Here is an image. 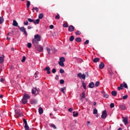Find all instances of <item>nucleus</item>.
Wrapping results in <instances>:
<instances>
[{
	"label": "nucleus",
	"instance_id": "nucleus-1",
	"mask_svg": "<svg viewBox=\"0 0 130 130\" xmlns=\"http://www.w3.org/2000/svg\"><path fill=\"white\" fill-rule=\"evenodd\" d=\"M39 41H41V36L38 34L35 35L34 39H32V43L35 47L39 44Z\"/></svg>",
	"mask_w": 130,
	"mask_h": 130
},
{
	"label": "nucleus",
	"instance_id": "nucleus-2",
	"mask_svg": "<svg viewBox=\"0 0 130 130\" xmlns=\"http://www.w3.org/2000/svg\"><path fill=\"white\" fill-rule=\"evenodd\" d=\"M31 97L28 94H24L23 95V98L21 100V102L22 104H26L28 102V99H30Z\"/></svg>",
	"mask_w": 130,
	"mask_h": 130
},
{
	"label": "nucleus",
	"instance_id": "nucleus-3",
	"mask_svg": "<svg viewBox=\"0 0 130 130\" xmlns=\"http://www.w3.org/2000/svg\"><path fill=\"white\" fill-rule=\"evenodd\" d=\"M18 28L21 32H23L24 34L25 35V36H28V34L27 33V31H26V28H25V27H20L18 26Z\"/></svg>",
	"mask_w": 130,
	"mask_h": 130
},
{
	"label": "nucleus",
	"instance_id": "nucleus-4",
	"mask_svg": "<svg viewBox=\"0 0 130 130\" xmlns=\"http://www.w3.org/2000/svg\"><path fill=\"white\" fill-rule=\"evenodd\" d=\"M31 93L32 94H34L35 96H36V95H38V94H39V89H37L36 88H34L31 90Z\"/></svg>",
	"mask_w": 130,
	"mask_h": 130
},
{
	"label": "nucleus",
	"instance_id": "nucleus-5",
	"mask_svg": "<svg viewBox=\"0 0 130 130\" xmlns=\"http://www.w3.org/2000/svg\"><path fill=\"white\" fill-rule=\"evenodd\" d=\"M15 115L16 116H17V117H20V116H23V113L22 112V111H17V110H15Z\"/></svg>",
	"mask_w": 130,
	"mask_h": 130
},
{
	"label": "nucleus",
	"instance_id": "nucleus-6",
	"mask_svg": "<svg viewBox=\"0 0 130 130\" xmlns=\"http://www.w3.org/2000/svg\"><path fill=\"white\" fill-rule=\"evenodd\" d=\"M128 118L125 117H122V121L124 122L125 125H127L128 123Z\"/></svg>",
	"mask_w": 130,
	"mask_h": 130
},
{
	"label": "nucleus",
	"instance_id": "nucleus-7",
	"mask_svg": "<svg viewBox=\"0 0 130 130\" xmlns=\"http://www.w3.org/2000/svg\"><path fill=\"white\" fill-rule=\"evenodd\" d=\"M101 117L103 119H105L106 117H107V113L106 112V110L103 111Z\"/></svg>",
	"mask_w": 130,
	"mask_h": 130
},
{
	"label": "nucleus",
	"instance_id": "nucleus-8",
	"mask_svg": "<svg viewBox=\"0 0 130 130\" xmlns=\"http://www.w3.org/2000/svg\"><path fill=\"white\" fill-rule=\"evenodd\" d=\"M68 30L69 32H73L75 30V27L73 25H70Z\"/></svg>",
	"mask_w": 130,
	"mask_h": 130
},
{
	"label": "nucleus",
	"instance_id": "nucleus-9",
	"mask_svg": "<svg viewBox=\"0 0 130 130\" xmlns=\"http://www.w3.org/2000/svg\"><path fill=\"white\" fill-rule=\"evenodd\" d=\"M37 49L40 52H42L43 51V47L41 45H39L37 47Z\"/></svg>",
	"mask_w": 130,
	"mask_h": 130
},
{
	"label": "nucleus",
	"instance_id": "nucleus-10",
	"mask_svg": "<svg viewBox=\"0 0 130 130\" xmlns=\"http://www.w3.org/2000/svg\"><path fill=\"white\" fill-rule=\"evenodd\" d=\"M86 77H89V73H88V72H86L85 75L82 74V75L81 76V79H83V80H85L86 79Z\"/></svg>",
	"mask_w": 130,
	"mask_h": 130
},
{
	"label": "nucleus",
	"instance_id": "nucleus-11",
	"mask_svg": "<svg viewBox=\"0 0 130 130\" xmlns=\"http://www.w3.org/2000/svg\"><path fill=\"white\" fill-rule=\"evenodd\" d=\"M119 107L121 110H125L126 109V106L124 105H120Z\"/></svg>",
	"mask_w": 130,
	"mask_h": 130
},
{
	"label": "nucleus",
	"instance_id": "nucleus-12",
	"mask_svg": "<svg viewBox=\"0 0 130 130\" xmlns=\"http://www.w3.org/2000/svg\"><path fill=\"white\" fill-rule=\"evenodd\" d=\"M44 71H47V73L48 75H49L50 74V68L49 67H46L45 69H44Z\"/></svg>",
	"mask_w": 130,
	"mask_h": 130
},
{
	"label": "nucleus",
	"instance_id": "nucleus-13",
	"mask_svg": "<svg viewBox=\"0 0 130 130\" xmlns=\"http://www.w3.org/2000/svg\"><path fill=\"white\" fill-rule=\"evenodd\" d=\"M104 67H105V64H104V63H103V62H101L99 65V68L101 70H103V69H104Z\"/></svg>",
	"mask_w": 130,
	"mask_h": 130
},
{
	"label": "nucleus",
	"instance_id": "nucleus-14",
	"mask_svg": "<svg viewBox=\"0 0 130 130\" xmlns=\"http://www.w3.org/2000/svg\"><path fill=\"white\" fill-rule=\"evenodd\" d=\"M2 56H0V63H3L5 60V55H3Z\"/></svg>",
	"mask_w": 130,
	"mask_h": 130
},
{
	"label": "nucleus",
	"instance_id": "nucleus-15",
	"mask_svg": "<svg viewBox=\"0 0 130 130\" xmlns=\"http://www.w3.org/2000/svg\"><path fill=\"white\" fill-rule=\"evenodd\" d=\"M88 86H89V88H92L95 87V84H94V82H90Z\"/></svg>",
	"mask_w": 130,
	"mask_h": 130
},
{
	"label": "nucleus",
	"instance_id": "nucleus-16",
	"mask_svg": "<svg viewBox=\"0 0 130 130\" xmlns=\"http://www.w3.org/2000/svg\"><path fill=\"white\" fill-rule=\"evenodd\" d=\"M40 22V20L39 19H37V20H34V24H35V25H38Z\"/></svg>",
	"mask_w": 130,
	"mask_h": 130
},
{
	"label": "nucleus",
	"instance_id": "nucleus-17",
	"mask_svg": "<svg viewBox=\"0 0 130 130\" xmlns=\"http://www.w3.org/2000/svg\"><path fill=\"white\" fill-rule=\"evenodd\" d=\"M61 62H64L66 61V58H64V57H61L59 58V61Z\"/></svg>",
	"mask_w": 130,
	"mask_h": 130
},
{
	"label": "nucleus",
	"instance_id": "nucleus-18",
	"mask_svg": "<svg viewBox=\"0 0 130 130\" xmlns=\"http://www.w3.org/2000/svg\"><path fill=\"white\" fill-rule=\"evenodd\" d=\"M30 104H37V100H31L30 101Z\"/></svg>",
	"mask_w": 130,
	"mask_h": 130
},
{
	"label": "nucleus",
	"instance_id": "nucleus-19",
	"mask_svg": "<svg viewBox=\"0 0 130 130\" xmlns=\"http://www.w3.org/2000/svg\"><path fill=\"white\" fill-rule=\"evenodd\" d=\"M13 25L15 26V27H18V22L15 20H14L13 21Z\"/></svg>",
	"mask_w": 130,
	"mask_h": 130
},
{
	"label": "nucleus",
	"instance_id": "nucleus-20",
	"mask_svg": "<svg viewBox=\"0 0 130 130\" xmlns=\"http://www.w3.org/2000/svg\"><path fill=\"white\" fill-rule=\"evenodd\" d=\"M100 60V58H98V57H96V58H95L93 59V62H98V61H99Z\"/></svg>",
	"mask_w": 130,
	"mask_h": 130
},
{
	"label": "nucleus",
	"instance_id": "nucleus-21",
	"mask_svg": "<svg viewBox=\"0 0 130 130\" xmlns=\"http://www.w3.org/2000/svg\"><path fill=\"white\" fill-rule=\"evenodd\" d=\"M39 114H42L43 113V109L41 107L39 109Z\"/></svg>",
	"mask_w": 130,
	"mask_h": 130
},
{
	"label": "nucleus",
	"instance_id": "nucleus-22",
	"mask_svg": "<svg viewBox=\"0 0 130 130\" xmlns=\"http://www.w3.org/2000/svg\"><path fill=\"white\" fill-rule=\"evenodd\" d=\"M75 41L76 42H81V41H82V39H81V38L78 37L75 39Z\"/></svg>",
	"mask_w": 130,
	"mask_h": 130
},
{
	"label": "nucleus",
	"instance_id": "nucleus-23",
	"mask_svg": "<svg viewBox=\"0 0 130 130\" xmlns=\"http://www.w3.org/2000/svg\"><path fill=\"white\" fill-rule=\"evenodd\" d=\"M122 89H123V84H121L120 86L118 87V90H122Z\"/></svg>",
	"mask_w": 130,
	"mask_h": 130
},
{
	"label": "nucleus",
	"instance_id": "nucleus-24",
	"mask_svg": "<svg viewBox=\"0 0 130 130\" xmlns=\"http://www.w3.org/2000/svg\"><path fill=\"white\" fill-rule=\"evenodd\" d=\"M85 96H86V93L85 92H83L82 95H81V99H84Z\"/></svg>",
	"mask_w": 130,
	"mask_h": 130
},
{
	"label": "nucleus",
	"instance_id": "nucleus-25",
	"mask_svg": "<svg viewBox=\"0 0 130 130\" xmlns=\"http://www.w3.org/2000/svg\"><path fill=\"white\" fill-rule=\"evenodd\" d=\"M73 116L74 117H77L79 115V113L76 112H73Z\"/></svg>",
	"mask_w": 130,
	"mask_h": 130
},
{
	"label": "nucleus",
	"instance_id": "nucleus-26",
	"mask_svg": "<svg viewBox=\"0 0 130 130\" xmlns=\"http://www.w3.org/2000/svg\"><path fill=\"white\" fill-rule=\"evenodd\" d=\"M111 94L112 96H116V95H117V92L116 91H112Z\"/></svg>",
	"mask_w": 130,
	"mask_h": 130
},
{
	"label": "nucleus",
	"instance_id": "nucleus-27",
	"mask_svg": "<svg viewBox=\"0 0 130 130\" xmlns=\"http://www.w3.org/2000/svg\"><path fill=\"white\" fill-rule=\"evenodd\" d=\"M4 17H0V24H3L4 23Z\"/></svg>",
	"mask_w": 130,
	"mask_h": 130
},
{
	"label": "nucleus",
	"instance_id": "nucleus-28",
	"mask_svg": "<svg viewBox=\"0 0 130 130\" xmlns=\"http://www.w3.org/2000/svg\"><path fill=\"white\" fill-rule=\"evenodd\" d=\"M74 39H75L74 36H71L69 39V40L71 42H72V41H74Z\"/></svg>",
	"mask_w": 130,
	"mask_h": 130
},
{
	"label": "nucleus",
	"instance_id": "nucleus-29",
	"mask_svg": "<svg viewBox=\"0 0 130 130\" xmlns=\"http://www.w3.org/2000/svg\"><path fill=\"white\" fill-rule=\"evenodd\" d=\"M58 64H59L60 67H64V63H63V62L59 61V62H58Z\"/></svg>",
	"mask_w": 130,
	"mask_h": 130
},
{
	"label": "nucleus",
	"instance_id": "nucleus-30",
	"mask_svg": "<svg viewBox=\"0 0 130 130\" xmlns=\"http://www.w3.org/2000/svg\"><path fill=\"white\" fill-rule=\"evenodd\" d=\"M30 5H31L30 1H27L26 8H30Z\"/></svg>",
	"mask_w": 130,
	"mask_h": 130
},
{
	"label": "nucleus",
	"instance_id": "nucleus-31",
	"mask_svg": "<svg viewBox=\"0 0 130 130\" xmlns=\"http://www.w3.org/2000/svg\"><path fill=\"white\" fill-rule=\"evenodd\" d=\"M108 97H109V95H108V94L104 92V98L107 99V98H108Z\"/></svg>",
	"mask_w": 130,
	"mask_h": 130
},
{
	"label": "nucleus",
	"instance_id": "nucleus-32",
	"mask_svg": "<svg viewBox=\"0 0 130 130\" xmlns=\"http://www.w3.org/2000/svg\"><path fill=\"white\" fill-rule=\"evenodd\" d=\"M64 90H66V87H63V88H61L60 89V91H62V93H63V94H65V92H64Z\"/></svg>",
	"mask_w": 130,
	"mask_h": 130
},
{
	"label": "nucleus",
	"instance_id": "nucleus-33",
	"mask_svg": "<svg viewBox=\"0 0 130 130\" xmlns=\"http://www.w3.org/2000/svg\"><path fill=\"white\" fill-rule=\"evenodd\" d=\"M83 74H82L81 73H79L78 74H77V76L78 77V78H80V79H82V76Z\"/></svg>",
	"mask_w": 130,
	"mask_h": 130
},
{
	"label": "nucleus",
	"instance_id": "nucleus-34",
	"mask_svg": "<svg viewBox=\"0 0 130 130\" xmlns=\"http://www.w3.org/2000/svg\"><path fill=\"white\" fill-rule=\"evenodd\" d=\"M24 128L25 130H29V126H28V124L24 125Z\"/></svg>",
	"mask_w": 130,
	"mask_h": 130
},
{
	"label": "nucleus",
	"instance_id": "nucleus-35",
	"mask_svg": "<svg viewBox=\"0 0 130 130\" xmlns=\"http://www.w3.org/2000/svg\"><path fill=\"white\" fill-rule=\"evenodd\" d=\"M43 14L41 13L39 15V19H43Z\"/></svg>",
	"mask_w": 130,
	"mask_h": 130
},
{
	"label": "nucleus",
	"instance_id": "nucleus-36",
	"mask_svg": "<svg viewBox=\"0 0 130 130\" xmlns=\"http://www.w3.org/2000/svg\"><path fill=\"white\" fill-rule=\"evenodd\" d=\"M50 126L51 127L54 128V129H56V126H55L54 124H51Z\"/></svg>",
	"mask_w": 130,
	"mask_h": 130
},
{
	"label": "nucleus",
	"instance_id": "nucleus-37",
	"mask_svg": "<svg viewBox=\"0 0 130 130\" xmlns=\"http://www.w3.org/2000/svg\"><path fill=\"white\" fill-rule=\"evenodd\" d=\"M63 27L64 28H68V27H69V24H68V23H64L63 24Z\"/></svg>",
	"mask_w": 130,
	"mask_h": 130
},
{
	"label": "nucleus",
	"instance_id": "nucleus-38",
	"mask_svg": "<svg viewBox=\"0 0 130 130\" xmlns=\"http://www.w3.org/2000/svg\"><path fill=\"white\" fill-rule=\"evenodd\" d=\"M23 24L25 26H28L29 25V22H28V20H26V22H23Z\"/></svg>",
	"mask_w": 130,
	"mask_h": 130
},
{
	"label": "nucleus",
	"instance_id": "nucleus-39",
	"mask_svg": "<svg viewBox=\"0 0 130 130\" xmlns=\"http://www.w3.org/2000/svg\"><path fill=\"white\" fill-rule=\"evenodd\" d=\"M27 47L28 48H31V47H32V44H31V43H27Z\"/></svg>",
	"mask_w": 130,
	"mask_h": 130
},
{
	"label": "nucleus",
	"instance_id": "nucleus-40",
	"mask_svg": "<svg viewBox=\"0 0 130 130\" xmlns=\"http://www.w3.org/2000/svg\"><path fill=\"white\" fill-rule=\"evenodd\" d=\"M25 60H26V57L25 56H23L21 60V62H25Z\"/></svg>",
	"mask_w": 130,
	"mask_h": 130
},
{
	"label": "nucleus",
	"instance_id": "nucleus-41",
	"mask_svg": "<svg viewBox=\"0 0 130 130\" xmlns=\"http://www.w3.org/2000/svg\"><path fill=\"white\" fill-rule=\"evenodd\" d=\"M82 87H83L84 89L86 90V83H84V81L82 82Z\"/></svg>",
	"mask_w": 130,
	"mask_h": 130
},
{
	"label": "nucleus",
	"instance_id": "nucleus-42",
	"mask_svg": "<svg viewBox=\"0 0 130 130\" xmlns=\"http://www.w3.org/2000/svg\"><path fill=\"white\" fill-rule=\"evenodd\" d=\"M123 87H124V88H125V89H127L128 87H127V84H126V83L125 82H123Z\"/></svg>",
	"mask_w": 130,
	"mask_h": 130
},
{
	"label": "nucleus",
	"instance_id": "nucleus-43",
	"mask_svg": "<svg viewBox=\"0 0 130 130\" xmlns=\"http://www.w3.org/2000/svg\"><path fill=\"white\" fill-rule=\"evenodd\" d=\"M27 21H28V22H30V23L32 22H34V19H32L31 18H28Z\"/></svg>",
	"mask_w": 130,
	"mask_h": 130
},
{
	"label": "nucleus",
	"instance_id": "nucleus-44",
	"mask_svg": "<svg viewBox=\"0 0 130 130\" xmlns=\"http://www.w3.org/2000/svg\"><path fill=\"white\" fill-rule=\"evenodd\" d=\"M114 106H115L114 103H111L110 105V107L111 108H114Z\"/></svg>",
	"mask_w": 130,
	"mask_h": 130
},
{
	"label": "nucleus",
	"instance_id": "nucleus-45",
	"mask_svg": "<svg viewBox=\"0 0 130 130\" xmlns=\"http://www.w3.org/2000/svg\"><path fill=\"white\" fill-rule=\"evenodd\" d=\"M32 10L38 12V11H39V8H38V7H33Z\"/></svg>",
	"mask_w": 130,
	"mask_h": 130
},
{
	"label": "nucleus",
	"instance_id": "nucleus-46",
	"mask_svg": "<svg viewBox=\"0 0 130 130\" xmlns=\"http://www.w3.org/2000/svg\"><path fill=\"white\" fill-rule=\"evenodd\" d=\"M97 112H98V111L97 110V109H94L93 112V114H97Z\"/></svg>",
	"mask_w": 130,
	"mask_h": 130
},
{
	"label": "nucleus",
	"instance_id": "nucleus-47",
	"mask_svg": "<svg viewBox=\"0 0 130 130\" xmlns=\"http://www.w3.org/2000/svg\"><path fill=\"white\" fill-rule=\"evenodd\" d=\"M60 17H59V14L58 13H57V15L55 16V18L56 20H58V19H59Z\"/></svg>",
	"mask_w": 130,
	"mask_h": 130
},
{
	"label": "nucleus",
	"instance_id": "nucleus-48",
	"mask_svg": "<svg viewBox=\"0 0 130 130\" xmlns=\"http://www.w3.org/2000/svg\"><path fill=\"white\" fill-rule=\"evenodd\" d=\"M59 83L61 84V85H62L63 84H64V80L61 79L59 81Z\"/></svg>",
	"mask_w": 130,
	"mask_h": 130
},
{
	"label": "nucleus",
	"instance_id": "nucleus-49",
	"mask_svg": "<svg viewBox=\"0 0 130 130\" xmlns=\"http://www.w3.org/2000/svg\"><path fill=\"white\" fill-rule=\"evenodd\" d=\"M76 35H81V31L79 30L75 32Z\"/></svg>",
	"mask_w": 130,
	"mask_h": 130
},
{
	"label": "nucleus",
	"instance_id": "nucleus-50",
	"mask_svg": "<svg viewBox=\"0 0 130 130\" xmlns=\"http://www.w3.org/2000/svg\"><path fill=\"white\" fill-rule=\"evenodd\" d=\"M100 84V82L97 81V82L95 83V87H98V86H99Z\"/></svg>",
	"mask_w": 130,
	"mask_h": 130
},
{
	"label": "nucleus",
	"instance_id": "nucleus-51",
	"mask_svg": "<svg viewBox=\"0 0 130 130\" xmlns=\"http://www.w3.org/2000/svg\"><path fill=\"white\" fill-rule=\"evenodd\" d=\"M46 50L48 53V54H50V49H49L48 47H47Z\"/></svg>",
	"mask_w": 130,
	"mask_h": 130
},
{
	"label": "nucleus",
	"instance_id": "nucleus-52",
	"mask_svg": "<svg viewBox=\"0 0 130 130\" xmlns=\"http://www.w3.org/2000/svg\"><path fill=\"white\" fill-rule=\"evenodd\" d=\"M52 73L53 74H55V73H56V70L55 68L53 69L52 70Z\"/></svg>",
	"mask_w": 130,
	"mask_h": 130
},
{
	"label": "nucleus",
	"instance_id": "nucleus-53",
	"mask_svg": "<svg viewBox=\"0 0 130 130\" xmlns=\"http://www.w3.org/2000/svg\"><path fill=\"white\" fill-rule=\"evenodd\" d=\"M122 99H123V100H125V99H127V95H124V96L122 97Z\"/></svg>",
	"mask_w": 130,
	"mask_h": 130
},
{
	"label": "nucleus",
	"instance_id": "nucleus-54",
	"mask_svg": "<svg viewBox=\"0 0 130 130\" xmlns=\"http://www.w3.org/2000/svg\"><path fill=\"white\" fill-rule=\"evenodd\" d=\"M23 121L25 125L27 124V120H26V119H25V118H23Z\"/></svg>",
	"mask_w": 130,
	"mask_h": 130
},
{
	"label": "nucleus",
	"instance_id": "nucleus-55",
	"mask_svg": "<svg viewBox=\"0 0 130 130\" xmlns=\"http://www.w3.org/2000/svg\"><path fill=\"white\" fill-rule=\"evenodd\" d=\"M59 73H60V74H63V73H64V71L61 69H60L59 70Z\"/></svg>",
	"mask_w": 130,
	"mask_h": 130
},
{
	"label": "nucleus",
	"instance_id": "nucleus-56",
	"mask_svg": "<svg viewBox=\"0 0 130 130\" xmlns=\"http://www.w3.org/2000/svg\"><path fill=\"white\" fill-rule=\"evenodd\" d=\"M73 110H74V109L72 108H70L69 109V112H72V111H73Z\"/></svg>",
	"mask_w": 130,
	"mask_h": 130
},
{
	"label": "nucleus",
	"instance_id": "nucleus-57",
	"mask_svg": "<svg viewBox=\"0 0 130 130\" xmlns=\"http://www.w3.org/2000/svg\"><path fill=\"white\" fill-rule=\"evenodd\" d=\"M32 28H33V26H28L27 27V29H28V30H30V29H32Z\"/></svg>",
	"mask_w": 130,
	"mask_h": 130
},
{
	"label": "nucleus",
	"instance_id": "nucleus-58",
	"mask_svg": "<svg viewBox=\"0 0 130 130\" xmlns=\"http://www.w3.org/2000/svg\"><path fill=\"white\" fill-rule=\"evenodd\" d=\"M89 44V40H87L85 42L84 44Z\"/></svg>",
	"mask_w": 130,
	"mask_h": 130
},
{
	"label": "nucleus",
	"instance_id": "nucleus-59",
	"mask_svg": "<svg viewBox=\"0 0 130 130\" xmlns=\"http://www.w3.org/2000/svg\"><path fill=\"white\" fill-rule=\"evenodd\" d=\"M50 29H53V28H54V26H53V25H51L49 26Z\"/></svg>",
	"mask_w": 130,
	"mask_h": 130
},
{
	"label": "nucleus",
	"instance_id": "nucleus-60",
	"mask_svg": "<svg viewBox=\"0 0 130 130\" xmlns=\"http://www.w3.org/2000/svg\"><path fill=\"white\" fill-rule=\"evenodd\" d=\"M34 78H35V79H36V78H37V73H35L34 76Z\"/></svg>",
	"mask_w": 130,
	"mask_h": 130
},
{
	"label": "nucleus",
	"instance_id": "nucleus-61",
	"mask_svg": "<svg viewBox=\"0 0 130 130\" xmlns=\"http://www.w3.org/2000/svg\"><path fill=\"white\" fill-rule=\"evenodd\" d=\"M0 81L2 83H4V79L3 78H1Z\"/></svg>",
	"mask_w": 130,
	"mask_h": 130
},
{
	"label": "nucleus",
	"instance_id": "nucleus-62",
	"mask_svg": "<svg viewBox=\"0 0 130 130\" xmlns=\"http://www.w3.org/2000/svg\"><path fill=\"white\" fill-rule=\"evenodd\" d=\"M58 78H59L58 75H56L55 79H56V80H58Z\"/></svg>",
	"mask_w": 130,
	"mask_h": 130
},
{
	"label": "nucleus",
	"instance_id": "nucleus-63",
	"mask_svg": "<svg viewBox=\"0 0 130 130\" xmlns=\"http://www.w3.org/2000/svg\"><path fill=\"white\" fill-rule=\"evenodd\" d=\"M7 39L8 40H10V39H11V37H7Z\"/></svg>",
	"mask_w": 130,
	"mask_h": 130
},
{
	"label": "nucleus",
	"instance_id": "nucleus-64",
	"mask_svg": "<svg viewBox=\"0 0 130 130\" xmlns=\"http://www.w3.org/2000/svg\"><path fill=\"white\" fill-rule=\"evenodd\" d=\"M4 97V95L3 94H0V98H3Z\"/></svg>",
	"mask_w": 130,
	"mask_h": 130
}]
</instances>
